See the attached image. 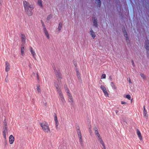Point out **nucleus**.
<instances>
[{"instance_id": "f257e3e1", "label": "nucleus", "mask_w": 149, "mask_h": 149, "mask_svg": "<svg viewBox=\"0 0 149 149\" xmlns=\"http://www.w3.org/2000/svg\"><path fill=\"white\" fill-rule=\"evenodd\" d=\"M23 5L25 12L28 15L31 16L33 14L32 10L34 8V5L30 4L29 2L26 1H23Z\"/></svg>"}, {"instance_id": "f03ea898", "label": "nucleus", "mask_w": 149, "mask_h": 149, "mask_svg": "<svg viewBox=\"0 0 149 149\" xmlns=\"http://www.w3.org/2000/svg\"><path fill=\"white\" fill-rule=\"evenodd\" d=\"M55 86L59 96L58 98L60 102H61L63 105H64L65 103V101L63 95V93L59 87V85H58V84H55Z\"/></svg>"}, {"instance_id": "7ed1b4c3", "label": "nucleus", "mask_w": 149, "mask_h": 149, "mask_svg": "<svg viewBox=\"0 0 149 149\" xmlns=\"http://www.w3.org/2000/svg\"><path fill=\"white\" fill-rule=\"evenodd\" d=\"M94 130L95 131V134L96 137L97 138V140L100 142V143L103 146L102 149H106L104 143L99 133L97 128L96 127H95L94 128Z\"/></svg>"}, {"instance_id": "20e7f679", "label": "nucleus", "mask_w": 149, "mask_h": 149, "mask_svg": "<svg viewBox=\"0 0 149 149\" xmlns=\"http://www.w3.org/2000/svg\"><path fill=\"white\" fill-rule=\"evenodd\" d=\"M53 68L55 72L56 75L57 77V80L58 81V85L59 84L60 86L61 84V79L62 77L60 71L59 70H56L55 67H54ZM55 84H56V83H55Z\"/></svg>"}, {"instance_id": "39448f33", "label": "nucleus", "mask_w": 149, "mask_h": 149, "mask_svg": "<svg viewBox=\"0 0 149 149\" xmlns=\"http://www.w3.org/2000/svg\"><path fill=\"white\" fill-rule=\"evenodd\" d=\"M40 126L43 131L45 132H48L50 131L48 124L46 122L44 121L40 123Z\"/></svg>"}, {"instance_id": "423d86ee", "label": "nucleus", "mask_w": 149, "mask_h": 149, "mask_svg": "<svg viewBox=\"0 0 149 149\" xmlns=\"http://www.w3.org/2000/svg\"><path fill=\"white\" fill-rule=\"evenodd\" d=\"M4 123H5V126L3 127V135L4 137L6 139V133L8 132V130L7 129V125L6 123V121L5 120L4 121Z\"/></svg>"}, {"instance_id": "0eeeda50", "label": "nucleus", "mask_w": 149, "mask_h": 149, "mask_svg": "<svg viewBox=\"0 0 149 149\" xmlns=\"http://www.w3.org/2000/svg\"><path fill=\"white\" fill-rule=\"evenodd\" d=\"M68 101L69 102L71 103V104L73 106L74 104V102L73 101V100L72 98V97L70 93H69L68 92Z\"/></svg>"}, {"instance_id": "6e6552de", "label": "nucleus", "mask_w": 149, "mask_h": 149, "mask_svg": "<svg viewBox=\"0 0 149 149\" xmlns=\"http://www.w3.org/2000/svg\"><path fill=\"white\" fill-rule=\"evenodd\" d=\"M123 32L124 36L126 38V41L127 44L130 43V41L129 39L127 33L125 29L123 30Z\"/></svg>"}, {"instance_id": "1a4fd4ad", "label": "nucleus", "mask_w": 149, "mask_h": 149, "mask_svg": "<svg viewBox=\"0 0 149 149\" xmlns=\"http://www.w3.org/2000/svg\"><path fill=\"white\" fill-rule=\"evenodd\" d=\"M101 88L102 89L104 93V95L108 97V93L105 86H101Z\"/></svg>"}, {"instance_id": "9d476101", "label": "nucleus", "mask_w": 149, "mask_h": 149, "mask_svg": "<svg viewBox=\"0 0 149 149\" xmlns=\"http://www.w3.org/2000/svg\"><path fill=\"white\" fill-rule=\"evenodd\" d=\"M21 40L22 42L23 45H24L25 43L26 38L25 35L21 33Z\"/></svg>"}, {"instance_id": "9b49d317", "label": "nucleus", "mask_w": 149, "mask_h": 149, "mask_svg": "<svg viewBox=\"0 0 149 149\" xmlns=\"http://www.w3.org/2000/svg\"><path fill=\"white\" fill-rule=\"evenodd\" d=\"M10 69V65L7 62H5V70L6 72L8 71Z\"/></svg>"}, {"instance_id": "f8f14e48", "label": "nucleus", "mask_w": 149, "mask_h": 149, "mask_svg": "<svg viewBox=\"0 0 149 149\" xmlns=\"http://www.w3.org/2000/svg\"><path fill=\"white\" fill-rule=\"evenodd\" d=\"M30 52L32 54V55L33 56V58H34L35 59H36L35 57V55H36V54L34 52V51L33 50V49L32 48V47L30 46Z\"/></svg>"}, {"instance_id": "ddd939ff", "label": "nucleus", "mask_w": 149, "mask_h": 149, "mask_svg": "<svg viewBox=\"0 0 149 149\" xmlns=\"http://www.w3.org/2000/svg\"><path fill=\"white\" fill-rule=\"evenodd\" d=\"M136 133L139 139L140 140H142V137L141 134L139 130L138 129H136Z\"/></svg>"}, {"instance_id": "4468645a", "label": "nucleus", "mask_w": 149, "mask_h": 149, "mask_svg": "<svg viewBox=\"0 0 149 149\" xmlns=\"http://www.w3.org/2000/svg\"><path fill=\"white\" fill-rule=\"evenodd\" d=\"M9 142L11 144H13L14 141V138L13 135H11L9 136Z\"/></svg>"}, {"instance_id": "2eb2a0df", "label": "nucleus", "mask_w": 149, "mask_h": 149, "mask_svg": "<svg viewBox=\"0 0 149 149\" xmlns=\"http://www.w3.org/2000/svg\"><path fill=\"white\" fill-rule=\"evenodd\" d=\"M24 45L22 44L21 47V54L22 56H23L24 52Z\"/></svg>"}, {"instance_id": "dca6fc26", "label": "nucleus", "mask_w": 149, "mask_h": 149, "mask_svg": "<svg viewBox=\"0 0 149 149\" xmlns=\"http://www.w3.org/2000/svg\"><path fill=\"white\" fill-rule=\"evenodd\" d=\"M149 40H147L146 41L145 43V47L146 49H149Z\"/></svg>"}, {"instance_id": "f3484780", "label": "nucleus", "mask_w": 149, "mask_h": 149, "mask_svg": "<svg viewBox=\"0 0 149 149\" xmlns=\"http://www.w3.org/2000/svg\"><path fill=\"white\" fill-rule=\"evenodd\" d=\"M77 132L78 136L79 137V136H81V132L80 130L79 129V127L78 126L77 127Z\"/></svg>"}, {"instance_id": "a211bd4d", "label": "nucleus", "mask_w": 149, "mask_h": 149, "mask_svg": "<svg viewBox=\"0 0 149 149\" xmlns=\"http://www.w3.org/2000/svg\"><path fill=\"white\" fill-rule=\"evenodd\" d=\"M54 120L56 123V128L57 129L58 125V121L56 115L54 117Z\"/></svg>"}, {"instance_id": "6ab92c4d", "label": "nucleus", "mask_w": 149, "mask_h": 149, "mask_svg": "<svg viewBox=\"0 0 149 149\" xmlns=\"http://www.w3.org/2000/svg\"><path fill=\"white\" fill-rule=\"evenodd\" d=\"M95 3L97 4V6L100 7L101 4L100 0H95Z\"/></svg>"}, {"instance_id": "aec40b11", "label": "nucleus", "mask_w": 149, "mask_h": 149, "mask_svg": "<svg viewBox=\"0 0 149 149\" xmlns=\"http://www.w3.org/2000/svg\"><path fill=\"white\" fill-rule=\"evenodd\" d=\"M44 32L47 38L48 39H49V34L48 33V32L47 30V29L44 30Z\"/></svg>"}, {"instance_id": "412c9836", "label": "nucleus", "mask_w": 149, "mask_h": 149, "mask_svg": "<svg viewBox=\"0 0 149 149\" xmlns=\"http://www.w3.org/2000/svg\"><path fill=\"white\" fill-rule=\"evenodd\" d=\"M78 137L79 139V142L80 143V144L81 146H83V143L82 138V136H79Z\"/></svg>"}, {"instance_id": "4be33fe9", "label": "nucleus", "mask_w": 149, "mask_h": 149, "mask_svg": "<svg viewBox=\"0 0 149 149\" xmlns=\"http://www.w3.org/2000/svg\"><path fill=\"white\" fill-rule=\"evenodd\" d=\"M62 26V23L61 22H60L59 24V25L58 27V29L59 31H60L61 29Z\"/></svg>"}, {"instance_id": "5701e85b", "label": "nucleus", "mask_w": 149, "mask_h": 149, "mask_svg": "<svg viewBox=\"0 0 149 149\" xmlns=\"http://www.w3.org/2000/svg\"><path fill=\"white\" fill-rule=\"evenodd\" d=\"M143 116L146 119L148 118V115L147 114V111L143 112Z\"/></svg>"}, {"instance_id": "b1692460", "label": "nucleus", "mask_w": 149, "mask_h": 149, "mask_svg": "<svg viewBox=\"0 0 149 149\" xmlns=\"http://www.w3.org/2000/svg\"><path fill=\"white\" fill-rule=\"evenodd\" d=\"M91 125H88V131L90 133V134L91 135H93V133L91 130Z\"/></svg>"}, {"instance_id": "393cba45", "label": "nucleus", "mask_w": 149, "mask_h": 149, "mask_svg": "<svg viewBox=\"0 0 149 149\" xmlns=\"http://www.w3.org/2000/svg\"><path fill=\"white\" fill-rule=\"evenodd\" d=\"M38 4L41 7H42V1L41 0H38Z\"/></svg>"}, {"instance_id": "a878e982", "label": "nucleus", "mask_w": 149, "mask_h": 149, "mask_svg": "<svg viewBox=\"0 0 149 149\" xmlns=\"http://www.w3.org/2000/svg\"><path fill=\"white\" fill-rule=\"evenodd\" d=\"M94 26H95L97 27V22L96 19H95V18H94Z\"/></svg>"}, {"instance_id": "bb28decb", "label": "nucleus", "mask_w": 149, "mask_h": 149, "mask_svg": "<svg viewBox=\"0 0 149 149\" xmlns=\"http://www.w3.org/2000/svg\"><path fill=\"white\" fill-rule=\"evenodd\" d=\"M111 85L113 88L114 89H116V87L115 84L113 82H111Z\"/></svg>"}, {"instance_id": "cd10ccee", "label": "nucleus", "mask_w": 149, "mask_h": 149, "mask_svg": "<svg viewBox=\"0 0 149 149\" xmlns=\"http://www.w3.org/2000/svg\"><path fill=\"white\" fill-rule=\"evenodd\" d=\"M41 22L42 27H43V30H45L47 29L45 27V25L44 24V22H43L42 21V20H41Z\"/></svg>"}, {"instance_id": "c85d7f7f", "label": "nucleus", "mask_w": 149, "mask_h": 149, "mask_svg": "<svg viewBox=\"0 0 149 149\" xmlns=\"http://www.w3.org/2000/svg\"><path fill=\"white\" fill-rule=\"evenodd\" d=\"M76 72L77 74V76L79 79L80 78V74L78 70L77 69L76 70Z\"/></svg>"}, {"instance_id": "c756f323", "label": "nucleus", "mask_w": 149, "mask_h": 149, "mask_svg": "<svg viewBox=\"0 0 149 149\" xmlns=\"http://www.w3.org/2000/svg\"><path fill=\"white\" fill-rule=\"evenodd\" d=\"M37 90L38 93L40 92L41 90L40 88V86L39 85H38L37 86Z\"/></svg>"}, {"instance_id": "7c9ffc66", "label": "nucleus", "mask_w": 149, "mask_h": 149, "mask_svg": "<svg viewBox=\"0 0 149 149\" xmlns=\"http://www.w3.org/2000/svg\"><path fill=\"white\" fill-rule=\"evenodd\" d=\"M52 17V16L51 15H49L47 17V20H49Z\"/></svg>"}, {"instance_id": "2f4dec72", "label": "nucleus", "mask_w": 149, "mask_h": 149, "mask_svg": "<svg viewBox=\"0 0 149 149\" xmlns=\"http://www.w3.org/2000/svg\"><path fill=\"white\" fill-rule=\"evenodd\" d=\"M140 75L143 79H144L146 78V76L143 74L141 73Z\"/></svg>"}, {"instance_id": "473e14b6", "label": "nucleus", "mask_w": 149, "mask_h": 149, "mask_svg": "<svg viewBox=\"0 0 149 149\" xmlns=\"http://www.w3.org/2000/svg\"><path fill=\"white\" fill-rule=\"evenodd\" d=\"M90 33L91 36L93 38V31L92 29H91V30L90 31Z\"/></svg>"}, {"instance_id": "72a5a7b5", "label": "nucleus", "mask_w": 149, "mask_h": 149, "mask_svg": "<svg viewBox=\"0 0 149 149\" xmlns=\"http://www.w3.org/2000/svg\"><path fill=\"white\" fill-rule=\"evenodd\" d=\"M65 89L66 91V92L67 93V95H68V92L69 93H70V92L69 91V90L68 88L67 87H66V88L65 87Z\"/></svg>"}, {"instance_id": "f704fd0d", "label": "nucleus", "mask_w": 149, "mask_h": 149, "mask_svg": "<svg viewBox=\"0 0 149 149\" xmlns=\"http://www.w3.org/2000/svg\"><path fill=\"white\" fill-rule=\"evenodd\" d=\"M126 97L127 99H128L129 100H130L131 99V97L130 95H127Z\"/></svg>"}, {"instance_id": "c9c22d12", "label": "nucleus", "mask_w": 149, "mask_h": 149, "mask_svg": "<svg viewBox=\"0 0 149 149\" xmlns=\"http://www.w3.org/2000/svg\"><path fill=\"white\" fill-rule=\"evenodd\" d=\"M146 50V55H147V56L148 57V55L149 54V49H148Z\"/></svg>"}, {"instance_id": "e433bc0d", "label": "nucleus", "mask_w": 149, "mask_h": 149, "mask_svg": "<svg viewBox=\"0 0 149 149\" xmlns=\"http://www.w3.org/2000/svg\"><path fill=\"white\" fill-rule=\"evenodd\" d=\"M105 77H106V75L104 74H102L101 76L102 78L104 79L105 78Z\"/></svg>"}, {"instance_id": "4c0bfd02", "label": "nucleus", "mask_w": 149, "mask_h": 149, "mask_svg": "<svg viewBox=\"0 0 149 149\" xmlns=\"http://www.w3.org/2000/svg\"><path fill=\"white\" fill-rule=\"evenodd\" d=\"M121 104H127V103L125 102H124V101H122L121 102Z\"/></svg>"}, {"instance_id": "58836bf2", "label": "nucleus", "mask_w": 149, "mask_h": 149, "mask_svg": "<svg viewBox=\"0 0 149 149\" xmlns=\"http://www.w3.org/2000/svg\"><path fill=\"white\" fill-rule=\"evenodd\" d=\"M36 75H37V79H38V80L39 79V76H38V73H37L36 74Z\"/></svg>"}, {"instance_id": "ea45409f", "label": "nucleus", "mask_w": 149, "mask_h": 149, "mask_svg": "<svg viewBox=\"0 0 149 149\" xmlns=\"http://www.w3.org/2000/svg\"><path fill=\"white\" fill-rule=\"evenodd\" d=\"M143 109H144L143 112H144V111H146V110L145 106H144V107H143Z\"/></svg>"}, {"instance_id": "a19ab883", "label": "nucleus", "mask_w": 149, "mask_h": 149, "mask_svg": "<svg viewBox=\"0 0 149 149\" xmlns=\"http://www.w3.org/2000/svg\"><path fill=\"white\" fill-rule=\"evenodd\" d=\"M74 65H75V67H77V64L76 63H74Z\"/></svg>"}, {"instance_id": "79ce46f5", "label": "nucleus", "mask_w": 149, "mask_h": 149, "mask_svg": "<svg viewBox=\"0 0 149 149\" xmlns=\"http://www.w3.org/2000/svg\"><path fill=\"white\" fill-rule=\"evenodd\" d=\"M129 82L130 84L131 83V81L130 79V78L129 79Z\"/></svg>"}, {"instance_id": "37998d69", "label": "nucleus", "mask_w": 149, "mask_h": 149, "mask_svg": "<svg viewBox=\"0 0 149 149\" xmlns=\"http://www.w3.org/2000/svg\"><path fill=\"white\" fill-rule=\"evenodd\" d=\"M115 112H116V114H118V110H116V111H115Z\"/></svg>"}, {"instance_id": "c03bdc74", "label": "nucleus", "mask_w": 149, "mask_h": 149, "mask_svg": "<svg viewBox=\"0 0 149 149\" xmlns=\"http://www.w3.org/2000/svg\"><path fill=\"white\" fill-rule=\"evenodd\" d=\"M132 64H133L134 63V61H133V60H132Z\"/></svg>"}, {"instance_id": "a18cd8bd", "label": "nucleus", "mask_w": 149, "mask_h": 149, "mask_svg": "<svg viewBox=\"0 0 149 149\" xmlns=\"http://www.w3.org/2000/svg\"><path fill=\"white\" fill-rule=\"evenodd\" d=\"M92 20L93 21V16L92 17Z\"/></svg>"}, {"instance_id": "49530a36", "label": "nucleus", "mask_w": 149, "mask_h": 149, "mask_svg": "<svg viewBox=\"0 0 149 149\" xmlns=\"http://www.w3.org/2000/svg\"><path fill=\"white\" fill-rule=\"evenodd\" d=\"M123 121H124V122H125V120L124 119H123Z\"/></svg>"}, {"instance_id": "de8ad7c7", "label": "nucleus", "mask_w": 149, "mask_h": 149, "mask_svg": "<svg viewBox=\"0 0 149 149\" xmlns=\"http://www.w3.org/2000/svg\"><path fill=\"white\" fill-rule=\"evenodd\" d=\"M95 37V36H94H94H93V37H94H94Z\"/></svg>"}]
</instances>
